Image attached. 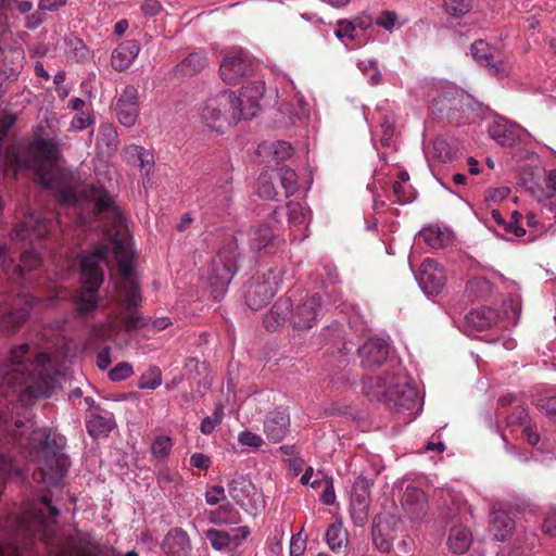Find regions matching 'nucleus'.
<instances>
[{"mask_svg": "<svg viewBox=\"0 0 556 556\" xmlns=\"http://www.w3.org/2000/svg\"><path fill=\"white\" fill-rule=\"evenodd\" d=\"M250 533L249 527L241 526L233 529L231 533L217 529H208L205 535L214 549L222 551L230 546L231 543H233L235 546H239Z\"/></svg>", "mask_w": 556, "mask_h": 556, "instance_id": "nucleus-21", "label": "nucleus"}, {"mask_svg": "<svg viewBox=\"0 0 556 556\" xmlns=\"http://www.w3.org/2000/svg\"><path fill=\"white\" fill-rule=\"evenodd\" d=\"M236 260L231 252L220 251L212 262L208 282L216 292H224L236 274Z\"/></svg>", "mask_w": 556, "mask_h": 556, "instance_id": "nucleus-11", "label": "nucleus"}, {"mask_svg": "<svg viewBox=\"0 0 556 556\" xmlns=\"http://www.w3.org/2000/svg\"><path fill=\"white\" fill-rule=\"evenodd\" d=\"M306 549V538L299 532L290 540V556H302Z\"/></svg>", "mask_w": 556, "mask_h": 556, "instance_id": "nucleus-55", "label": "nucleus"}, {"mask_svg": "<svg viewBox=\"0 0 556 556\" xmlns=\"http://www.w3.org/2000/svg\"><path fill=\"white\" fill-rule=\"evenodd\" d=\"M491 282L483 278L477 277L467 282L466 291L470 296L482 298L491 292Z\"/></svg>", "mask_w": 556, "mask_h": 556, "instance_id": "nucleus-47", "label": "nucleus"}, {"mask_svg": "<svg viewBox=\"0 0 556 556\" xmlns=\"http://www.w3.org/2000/svg\"><path fill=\"white\" fill-rule=\"evenodd\" d=\"M396 14L392 11H383L377 18L376 24L386 30H391L396 22Z\"/></svg>", "mask_w": 556, "mask_h": 556, "instance_id": "nucleus-64", "label": "nucleus"}, {"mask_svg": "<svg viewBox=\"0 0 556 556\" xmlns=\"http://www.w3.org/2000/svg\"><path fill=\"white\" fill-rule=\"evenodd\" d=\"M9 367L0 377V395L26 392L31 396H49L53 386L54 365L49 353L30 357L29 345L22 343L11 349Z\"/></svg>", "mask_w": 556, "mask_h": 556, "instance_id": "nucleus-1", "label": "nucleus"}, {"mask_svg": "<svg viewBox=\"0 0 556 556\" xmlns=\"http://www.w3.org/2000/svg\"><path fill=\"white\" fill-rule=\"evenodd\" d=\"M274 238V233L267 224L251 228L249 231V243L253 250H261L267 247Z\"/></svg>", "mask_w": 556, "mask_h": 556, "instance_id": "nucleus-39", "label": "nucleus"}, {"mask_svg": "<svg viewBox=\"0 0 556 556\" xmlns=\"http://www.w3.org/2000/svg\"><path fill=\"white\" fill-rule=\"evenodd\" d=\"M542 530L545 534L556 538V509L547 511L543 520Z\"/></svg>", "mask_w": 556, "mask_h": 556, "instance_id": "nucleus-61", "label": "nucleus"}, {"mask_svg": "<svg viewBox=\"0 0 556 556\" xmlns=\"http://www.w3.org/2000/svg\"><path fill=\"white\" fill-rule=\"evenodd\" d=\"M445 12L453 17H463L472 9V0H443Z\"/></svg>", "mask_w": 556, "mask_h": 556, "instance_id": "nucleus-46", "label": "nucleus"}, {"mask_svg": "<svg viewBox=\"0 0 556 556\" xmlns=\"http://www.w3.org/2000/svg\"><path fill=\"white\" fill-rule=\"evenodd\" d=\"M429 153L438 162L447 163L455 159L457 151L446 139L438 137L432 141Z\"/></svg>", "mask_w": 556, "mask_h": 556, "instance_id": "nucleus-36", "label": "nucleus"}, {"mask_svg": "<svg viewBox=\"0 0 556 556\" xmlns=\"http://www.w3.org/2000/svg\"><path fill=\"white\" fill-rule=\"evenodd\" d=\"M355 30L352 21L349 20H340L338 22V28L336 29V36L339 39L351 38L353 39V31Z\"/></svg>", "mask_w": 556, "mask_h": 556, "instance_id": "nucleus-62", "label": "nucleus"}, {"mask_svg": "<svg viewBox=\"0 0 556 556\" xmlns=\"http://www.w3.org/2000/svg\"><path fill=\"white\" fill-rule=\"evenodd\" d=\"M140 52V43L137 40H125L112 52L111 64L114 70L123 72L128 68Z\"/></svg>", "mask_w": 556, "mask_h": 556, "instance_id": "nucleus-26", "label": "nucleus"}, {"mask_svg": "<svg viewBox=\"0 0 556 556\" xmlns=\"http://www.w3.org/2000/svg\"><path fill=\"white\" fill-rule=\"evenodd\" d=\"M173 448V440L168 435H157L151 443V454L159 462L165 460Z\"/></svg>", "mask_w": 556, "mask_h": 556, "instance_id": "nucleus-42", "label": "nucleus"}, {"mask_svg": "<svg viewBox=\"0 0 556 556\" xmlns=\"http://www.w3.org/2000/svg\"><path fill=\"white\" fill-rule=\"evenodd\" d=\"M144 326L142 316L137 309H132L124 320V327L126 330H136Z\"/></svg>", "mask_w": 556, "mask_h": 556, "instance_id": "nucleus-59", "label": "nucleus"}, {"mask_svg": "<svg viewBox=\"0 0 556 556\" xmlns=\"http://www.w3.org/2000/svg\"><path fill=\"white\" fill-rule=\"evenodd\" d=\"M228 494L245 513L254 517L265 508L263 494L244 476H236L230 480Z\"/></svg>", "mask_w": 556, "mask_h": 556, "instance_id": "nucleus-9", "label": "nucleus"}, {"mask_svg": "<svg viewBox=\"0 0 556 556\" xmlns=\"http://www.w3.org/2000/svg\"><path fill=\"white\" fill-rule=\"evenodd\" d=\"M281 281L278 268H269L266 273L251 279L245 290V302L250 308L257 311L275 296Z\"/></svg>", "mask_w": 556, "mask_h": 556, "instance_id": "nucleus-7", "label": "nucleus"}, {"mask_svg": "<svg viewBox=\"0 0 556 556\" xmlns=\"http://www.w3.org/2000/svg\"><path fill=\"white\" fill-rule=\"evenodd\" d=\"M35 298L26 293H0V329L10 334L15 333L20 326L28 318V308Z\"/></svg>", "mask_w": 556, "mask_h": 556, "instance_id": "nucleus-6", "label": "nucleus"}, {"mask_svg": "<svg viewBox=\"0 0 556 556\" xmlns=\"http://www.w3.org/2000/svg\"><path fill=\"white\" fill-rule=\"evenodd\" d=\"M473 59L482 66L486 67L492 75L504 73L502 62L494 61L489 45L484 40H476L470 48Z\"/></svg>", "mask_w": 556, "mask_h": 556, "instance_id": "nucleus-29", "label": "nucleus"}, {"mask_svg": "<svg viewBox=\"0 0 556 556\" xmlns=\"http://www.w3.org/2000/svg\"><path fill=\"white\" fill-rule=\"evenodd\" d=\"M156 481L160 488L169 494L177 493L182 485V479L179 473L167 467H162L159 470Z\"/></svg>", "mask_w": 556, "mask_h": 556, "instance_id": "nucleus-38", "label": "nucleus"}, {"mask_svg": "<svg viewBox=\"0 0 556 556\" xmlns=\"http://www.w3.org/2000/svg\"><path fill=\"white\" fill-rule=\"evenodd\" d=\"M538 200L541 202L542 212H548L556 218V192L538 195Z\"/></svg>", "mask_w": 556, "mask_h": 556, "instance_id": "nucleus-56", "label": "nucleus"}, {"mask_svg": "<svg viewBox=\"0 0 556 556\" xmlns=\"http://www.w3.org/2000/svg\"><path fill=\"white\" fill-rule=\"evenodd\" d=\"M402 506L412 519H420L427 513V496L420 489L407 486L402 496Z\"/></svg>", "mask_w": 556, "mask_h": 556, "instance_id": "nucleus-25", "label": "nucleus"}, {"mask_svg": "<svg viewBox=\"0 0 556 556\" xmlns=\"http://www.w3.org/2000/svg\"><path fill=\"white\" fill-rule=\"evenodd\" d=\"M389 343L380 338H372L365 342L358 350L362 365L372 368L384 363L389 355Z\"/></svg>", "mask_w": 556, "mask_h": 556, "instance_id": "nucleus-20", "label": "nucleus"}, {"mask_svg": "<svg viewBox=\"0 0 556 556\" xmlns=\"http://www.w3.org/2000/svg\"><path fill=\"white\" fill-rule=\"evenodd\" d=\"M534 404L547 418L556 420V390L540 396Z\"/></svg>", "mask_w": 556, "mask_h": 556, "instance_id": "nucleus-44", "label": "nucleus"}, {"mask_svg": "<svg viewBox=\"0 0 556 556\" xmlns=\"http://www.w3.org/2000/svg\"><path fill=\"white\" fill-rule=\"evenodd\" d=\"M238 440L242 445L252 447H260L264 443L261 435L249 430L240 432Z\"/></svg>", "mask_w": 556, "mask_h": 556, "instance_id": "nucleus-57", "label": "nucleus"}, {"mask_svg": "<svg viewBox=\"0 0 556 556\" xmlns=\"http://www.w3.org/2000/svg\"><path fill=\"white\" fill-rule=\"evenodd\" d=\"M288 220L292 226H300L306 224L307 214L305 208L298 202H289L287 205Z\"/></svg>", "mask_w": 556, "mask_h": 556, "instance_id": "nucleus-49", "label": "nucleus"}, {"mask_svg": "<svg viewBox=\"0 0 556 556\" xmlns=\"http://www.w3.org/2000/svg\"><path fill=\"white\" fill-rule=\"evenodd\" d=\"M510 193V189L508 187H497L491 188L485 192V200L491 202H500L506 199Z\"/></svg>", "mask_w": 556, "mask_h": 556, "instance_id": "nucleus-63", "label": "nucleus"}, {"mask_svg": "<svg viewBox=\"0 0 556 556\" xmlns=\"http://www.w3.org/2000/svg\"><path fill=\"white\" fill-rule=\"evenodd\" d=\"M281 187L285 189L286 197L294 194L298 190L296 173L290 167H281L278 170Z\"/></svg>", "mask_w": 556, "mask_h": 556, "instance_id": "nucleus-45", "label": "nucleus"}, {"mask_svg": "<svg viewBox=\"0 0 556 556\" xmlns=\"http://www.w3.org/2000/svg\"><path fill=\"white\" fill-rule=\"evenodd\" d=\"M321 305L319 295H312L299 303L295 308L292 307L291 324L296 330L311 329L317 319Z\"/></svg>", "mask_w": 556, "mask_h": 556, "instance_id": "nucleus-18", "label": "nucleus"}, {"mask_svg": "<svg viewBox=\"0 0 556 556\" xmlns=\"http://www.w3.org/2000/svg\"><path fill=\"white\" fill-rule=\"evenodd\" d=\"M140 10L146 17H152L161 13L163 7L159 0H144L140 5Z\"/></svg>", "mask_w": 556, "mask_h": 556, "instance_id": "nucleus-60", "label": "nucleus"}, {"mask_svg": "<svg viewBox=\"0 0 556 556\" xmlns=\"http://www.w3.org/2000/svg\"><path fill=\"white\" fill-rule=\"evenodd\" d=\"M292 302L288 298L279 299L264 318V326L269 331H275L287 321L291 323Z\"/></svg>", "mask_w": 556, "mask_h": 556, "instance_id": "nucleus-27", "label": "nucleus"}, {"mask_svg": "<svg viewBox=\"0 0 556 556\" xmlns=\"http://www.w3.org/2000/svg\"><path fill=\"white\" fill-rule=\"evenodd\" d=\"M162 383V375L157 367H151L139 380V388L154 390Z\"/></svg>", "mask_w": 556, "mask_h": 556, "instance_id": "nucleus-48", "label": "nucleus"}, {"mask_svg": "<svg viewBox=\"0 0 556 556\" xmlns=\"http://www.w3.org/2000/svg\"><path fill=\"white\" fill-rule=\"evenodd\" d=\"M418 282L426 294H439L445 285L444 268L433 260H425L419 270Z\"/></svg>", "mask_w": 556, "mask_h": 556, "instance_id": "nucleus-15", "label": "nucleus"}, {"mask_svg": "<svg viewBox=\"0 0 556 556\" xmlns=\"http://www.w3.org/2000/svg\"><path fill=\"white\" fill-rule=\"evenodd\" d=\"M223 407L217 406L212 415L205 417L200 425V430L203 434H211L215 428L222 422L223 420Z\"/></svg>", "mask_w": 556, "mask_h": 556, "instance_id": "nucleus-50", "label": "nucleus"}, {"mask_svg": "<svg viewBox=\"0 0 556 556\" xmlns=\"http://www.w3.org/2000/svg\"><path fill=\"white\" fill-rule=\"evenodd\" d=\"M253 72V62L242 48H232L219 64V77L227 85H237Z\"/></svg>", "mask_w": 556, "mask_h": 556, "instance_id": "nucleus-10", "label": "nucleus"}, {"mask_svg": "<svg viewBox=\"0 0 556 556\" xmlns=\"http://www.w3.org/2000/svg\"><path fill=\"white\" fill-rule=\"evenodd\" d=\"M15 428L10 431V434L21 447L29 450L50 447L51 433L47 429H34L33 425L26 426L22 420L15 421Z\"/></svg>", "mask_w": 556, "mask_h": 556, "instance_id": "nucleus-13", "label": "nucleus"}, {"mask_svg": "<svg viewBox=\"0 0 556 556\" xmlns=\"http://www.w3.org/2000/svg\"><path fill=\"white\" fill-rule=\"evenodd\" d=\"M467 323L476 330L483 331L496 323V313L490 307H479L466 315Z\"/></svg>", "mask_w": 556, "mask_h": 556, "instance_id": "nucleus-33", "label": "nucleus"}, {"mask_svg": "<svg viewBox=\"0 0 556 556\" xmlns=\"http://www.w3.org/2000/svg\"><path fill=\"white\" fill-rule=\"evenodd\" d=\"M226 498L225 489L222 485H213L205 493V501L208 505H217Z\"/></svg>", "mask_w": 556, "mask_h": 556, "instance_id": "nucleus-58", "label": "nucleus"}, {"mask_svg": "<svg viewBox=\"0 0 556 556\" xmlns=\"http://www.w3.org/2000/svg\"><path fill=\"white\" fill-rule=\"evenodd\" d=\"M515 530V521L504 509L492 506L489 520V532L497 541H505L511 536Z\"/></svg>", "mask_w": 556, "mask_h": 556, "instance_id": "nucleus-23", "label": "nucleus"}, {"mask_svg": "<svg viewBox=\"0 0 556 556\" xmlns=\"http://www.w3.org/2000/svg\"><path fill=\"white\" fill-rule=\"evenodd\" d=\"M109 254H113L118 264L119 273L127 283L125 304L128 307H136L141 300L139 287L134 277L131 263L132 253L129 247L119 239L112 240L109 244Z\"/></svg>", "mask_w": 556, "mask_h": 556, "instance_id": "nucleus-8", "label": "nucleus"}, {"mask_svg": "<svg viewBox=\"0 0 556 556\" xmlns=\"http://www.w3.org/2000/svg\"><path fill=\"white\" fill-rule=\"evenodd\" d=\"M61 155L60 143L54 138L36 135L27 147L11 146L4 155V172L16 176L23 170H33L37 180L49 189L59 186V181L48 170Z\"/></svg>", "mask_w": 556, "mask_h": 556, "instance_id": "nucleus-2", "label": "nucleus"}, {"mask_svg": "<svg viewBox=\"0 0 556 556\" xmlns=\"http://www.w3.org/2000/svg\"><path fill=\"white\" fill-rule=\"evenodd\" d=\"M207 66V58L204 51H194L189 53L175 67L176 75L184 77L194 76Z\"/></svg>", "mask_w": 556, "mask_h": 556, "instance_id": "nucleus-31", "label": "nucleus"}, {"mask_svg": "<svg viewBox=\"0 0 556 556\" xmlns=\"http://www.w3.org/2000/svg\"><path fill=\"white\" fill-rule=\"evenodd\" d=\"M371 481L363 476L356 478L351 495L370 498Z\"/></svg>", "mask_w": 556, "mask_h": 556, "instance_id": "nucleus-53", "label": "nucleus"}, {"mask_svg": "<svg viewBox=\"0 0 556 556\" xmlns=\"http://www.w3.org/2000/svg\"><path fill=\"white\" fill-rule=\"evenodd\" d=\"M472 543V535L465 527H453L450 531L447 545L454 554H465Z\"/></svg>", "mask_w": 556, "mask_h": 556, "instance_id": "nucleus-32", "label": "nucleus"}, {"mask_svg": "<svg viewBox=\"0 0 556 556\" xmlns=\"http://www.w3.org/2000/svg\"><path fill=\"white\" fill-rule=\"evenodd\" d=\"M39 264L40 257L35 251H25L21 255V263L14 265L13 260L9 257L7 245L0 244V268L16 282L23 279L26 270L30 271L37 268Z\"/></svg>", "mask_w": 556, "mask_h": 556, "instance_id": "nucleus-12", "label": "nucleus"}, {"mask_svg": "<svg viewBox=\"0 0 556 556\" xmlns=\"http://www.w3.org/2000/svg\"><path fill=\"white\" fill-rule=\"evenodd\" d=\"M241 113L236 106V93L223 91L214 98L205 101L199 110L200 121L208 128L223 132L225 127H230L240 122Z\"/></svg>", "mask_w": 556, "mask_h": 556, "instance_id": "nucleus-5", "label": "nucleus"}, {"mask_svg": "<svg viewBox=\"0 0 556 556\" xmlns=\"http://www.w3.org/2000/svg\"><path fill=\"white\" fill-rule=\"evenodd\" d=\"M420 237L433 249L443 248L448 239V236L437 226L425 227L420 230Z\"/></svg>", "mask_w": 556, "mask_h": 556, "instance_id": "nucleus-41", "label": "nucleus"}, {"mask_svg": "<svg viewBox=\"0 0 556 556\" xmlns=\"http://www.w3.org/2000/svg\"><path fill=\"white\" fill-rule=\"evenodd\" d=\"M108 256L109 245H99L92 253L81 256L80 274L84 286L76 298L80 313H89L97 306L98 288L104 278L100 264L104 263Z\"/></svg>", "mask_w": 556, "mask_h": 556, "instance_id": "nucleus-4", "label": "nucleus"}, {"mask_svg": "<svg viewBox=\"0 0 556 556\" xmlns=\"http://www.w3.org/2000/svg\"><path fill=\"white\" fill-rule=\"evenodd\" d=\"M166 556H190L192 545L188 533L181 528H173L162 542Z\"/></svg>", "mask_w": 556, "mask_h": 556, "instance_id": "nucleus-22", "label": "nucleus"}, {"mask_svg": "<svg viewBox=\"0 0 556 556\" xmlns=\"http://www.w3.org/2000/svg\"><path fill=\"white\" fill-rule=\"evenodd\" d=\"M52 225L51 218L29 214L23 222L15 225L11 238L14 241L25 240L29 237L42 238L51 230Z\"/></svg>", "mask_w": 556, "mask_h": 556, "instance_id": "nucleus-19", "label": "nucleus"}, {"mask_svg": "<svg viewBox=\"0 0 556 556\" xmlns=\"http://www.w3.org/2000/svg\"><path fill=\"white\" fill-rule=\"evenodd\" d=\"M508 425H520L525 427L529 425V415L525 407L517 406L508 416H507Z\"/></svg>", "mask_w": 556, "mask_h": 556, "instance_id": "nucleus-54", "label": "nucleus"}, {"mask_svg": "<svg viewBox=\"0 0 556 556\" xmlns=\"http://www.w3.org/2000/svg\"><path fill=\"white\" fill-rule=\"evenodd\" d=\"M89 197L94 202L97 213L114 210L113 200L105 190L91 187Z\"/></svg>", "mask_w": 556, "mask_h": 556, "instance_id": "nucleus-43", "label": "nucleus"}, {"mask_svg": "<svg viewBox=\"0 0 556 556\" xmlns=\"http://www.w3.org/2000/svg\"><path fill=\"white\" fill-rule=\"evenodd\" d=\"M115 427L113 414L102 412L99 407L91 410L90 418L87 420L88 433L93 437L106 435Z\"/></svg>", "mask_w": 556, "mask_h": 556, "instance_id": "nucleus-28", "label": "nucleus"}, {"mask_svg": "<svg viewBox=\"0 0 556 556\" xmlns=\"http://www.w3.org/2000/svg\"><path fill=\"white\" fill-rule=\"evenodd\" d=\"M492 219L496 225L503 227V229L507 232H513L516 237H522L526 233V230L520 226H513V224H508L502 216L498 210H492L491 212Z\"/></svg>", "mask_w": 556, "mask_h": 556, "instance_id": "nucleus-51", "label": "nucleus"}, {"mask_svg": "<svg viewBox=\"0 0 556 556\" xmlns=\"http://www.w3.org/2000/svg\"><path fill=\"white\" fill-rule=\"evenodd\" d=\"M118 146V135L112 124H103L100 126L97 147L105 154L116 151Z\"/></svg>", "mask_w": 556, "mask_h": 556, "instance_id": "nucleus-34", "label": "nucleus"}, {"mask_svg": "<svg viewBox=\"0 0 556 556\" xmlns=\"http://www.w3.org/2000/svg\"><path fill=\"white\" fill-rule=\"evenodd\" d=\"M290 428V414L287 407L278 406L269 412L263 421V432L267 440L278 443L285 439Z\"/></svg>", "mask_w": 556, "mask_h": 556, "instance_id": "nucleus-17", "label": "nucleus"}, {"mask_svg": "<svg viewBox=\"0 0 556 556\" xmlns=\"http://www.w3.org/2000/svg\"><path fill=\"white\" fill-rule=\"evenodd\" d=\"M207 519L216 526H235L241 522V514L232 504L227 502L210 510Z\"/></svg>", "mask_w": 556, "mask_h": 556, "instance_id": "nucleus-30", "label": "nucleus"}, {"mask_svg": "<svg viewBox=\"0 0 556 556\" xmlns=\"http://www.w3.org/2000/svg\"><path fill=\"white\" fill-rule=\"evenodd\" d=\"M370 498L351 495L350 514L354 526L364 527L368 520Z\"/></svg>", "mask_w": 556, "mask_h": 556, "instance_id": "nucleus-35", "label": "nucleus"}, {"mask_svg": "<svg viewBox=\"0 0 556 556\" xmlns=\"http://www.w3.org/2000/svg\"><path fill=\"white\" fill-rule=\"evenodd\" d=\"M325 539L332 552H339L348 543V532L343 529L341 522H334L328 527Z\"/></svg>", "mask_w": 556, "mask_h": 556, "instance_id": "nucleus-37", "label": "nucleus"}, {"mask_svg": "<svg viewBox=\"0 0 556 556\" xmlns=\"http://www.w3.org/2000/svg\"><path fill=\"white\" fill-rule=\"evenodd\" d=\"M489 135L498 144L513 147L520 141L521 129L506 119H497L490 125Z\"/></svg>", "mask_w": 556, "mask_h": 556, "instance_id": "nucleus-24", "label": "nucleus"}, {"mask_svg": "<svg viewBox=\"0 0 556 556\" xmlns=\"http://www.w3.org/2000/svg\"><path fill=\"white\" fill-rule=\"evenodd\" d=\"M264 90L265 87L261 81L250 83L241 88L239 96H236V106L241 113V121L250 119L257 114Z\"/></svg>", "mask_w": 556, "mask_h": 556, "instance_id": "nucleus-14", "label": "nucleus"}, {"mask_svg": "<svg viewBox=\"0 0 556 556\" xmlns=\"http://www.w3.org/2000/svg\"><path fill=\"white\" fill-rule=\"evenodd\" d=\"M367 396L392 404L397 410H413L418 404V392L405 376L367 377L363 381Z\"/></svg>", "mask_w": 556, "mask_h": 556, "instance_id": "nucleus-3", "label": "nucleus"}, {"mask_svg": "<svg viewBox=\"0 0 556 556\" xmlns=\"http://www.w3.org/2000/svg\"><path fill=\"white\" fill-rule=\"evenodd\" d=\"M132 374V366L127 362L118 363L109 372V378L112 381H123L130 377Z\"/></svg>", "mask_w": 556, "mask_h": 556, "instance_id": "nucleus-52", "label": "nucleus"}, {"mask_svg": "<svg viewBox=\"0 0 556 556\" xmlns=\"http://www.w3.org/2000/svg\"><path fill=\"white\" fill-rule=\"evenodd\" d=\"M371 535L374 545L381 553H389L393 546V539L391 535L383 532V527L380 521L374 519Z\"/></svg>", "mask_w": 556, "mask_h": 556, "instance_id": "nucleus-40", "label": "nucleus"}, {"mask_svg": "<svg viewBox=\"0 0 556 556\" xmlns=\"http://www.w3.org/2000/svg\"><path fill=\"white\" fill-rule=\"evenodd\" d=\"M115 113L119 123L125 127H132L139 115L138 89L126 86L115 104Z\"/></svg>", "mask_w": 556, "mask_h": 556, "instance_id": "nucleus-16", "label": "nucleus"}]
</instances>
